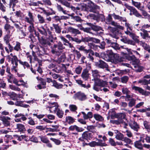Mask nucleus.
Here are the masks:
<instances>
[{
    "mask_svg": "<svg viewBox=\"0 0 150 150\" xmlns=\"http://www.w3.org/2000/svg\"><path fill=\"white\" fill-rule=\"evenodd\" d=\"M52 106L49 107V108L50 109V112H52V111H54V112H55L57 111L58 109H59L58 108V105H54L55 104H52Z\"/></svg>",
    "mask_w": 150,
    "mask_h": 150,
    "instance_id": "38",
    "label": "nucleus"
},
{
    "mask_svg": "<svg viewBox=\"0 0 150 150\" xmlns=\"http://www.w3.org/2000/svg\"><path fill=\"white\" fill-rule=\"evenodd\" d=\"M18 59L17 56H14L13 59H11V64H12V66H14V67H18Z\"/></svg>",
    "mask_w": 150,
    "mask_h": 150,
    "instance_id": "29",
    "label": "nucleus"
},
{
    "mask_svg": "<svg viewBox=\"0 0 150 150\" xmlns=\"http://www.w3.org/2000/svg\"><path fill=\"white\" fill-rule=\"evenodd\" d=\"M66 122L69 124H71L75 122V119L70 116H67L66 118Z\"/></svg>",
    "mask_w": 150,
    "mask_h": 150,
    "instance_id": "26",
    "label": "nucleus"
},
{
    "mask_svg": "<svg viewBox=\"0 0 150 150\" xmlns=\"http://www.w3.org/2000/svg\"><path fill=\"white\" fill-rule=\"evenodd\" d=\"M72 18L76 22H79L81 23L83 21L81 17L78 16H74L72 17Z\"/></svg>",
    "mask_w": 150,
    "mask_h": 150,
    "instance_id": "52",
    "label": "nucleus"
},
{
    "mask_svg": "<svg viewBox=\"0 0 150 150\" xmlns=\"http://www.w3.org/2000/svg\"><path fill=\"white\" fill-rule=\"evenodd\" d=\"M81 113L83 115V117L85 120L92 118L93 116V114L91 112H88L87 114H86L84 112H82Z\"/></svg>",
    "mask_w": 150,
    "mask_h": 150,
    "instance_id": "23",
    "label": "nucleus"
},
{
    "mask_svg": "<svg viewBox=\"0 0 150 150\" xmlns=\"http://www.w3.org/2000/svg\"><path fill=\"white\" fill-rule=\"evenodd\" d=\"M88 6L90 8L89 11L97 14H98L100 8L99 6H98L93 3L89 1H88Z\"/></svg>",
    "mask_w": 150,
    "mask_h": 150,
    "instance_id": "4",
    "label": "nucleus"
},
{
    "mask_svg": "<svg viewBox=\"0 0 150 150\" xmlns=\"http://www.w3.org/2000/svg\"><path fill=\"white\" fill-rule=\"evenodd\" d=\"M143 11L141 12L142 13V16H143L144 17L143 18H145L149 19L150 18V15L147 12L144 10Z\"/></svg>",
    "mask_w": 150,
    "mask_h": 150,
    "instance_id": "49",
    "label": "nucleus"
},
{
    "mask_svg": "<svg viewBox=\"0 0 150 150\" xmlns=\"http://www.w3.org/2000/svg\"><path fill=\"white\" fill-rule=\"evenodd\" d=\"M138 83H141L143 85H147L148 84L150 83V79L149 80L146 79L139 80L138 81Z\"/></svg>",
    "mask_w": 150,
    "mask_h": 150,
    "instance_id": "43",
    "label": "nucleus"
},
{
    "mask_svg": "<svg viewBox=\"0 0 150 150\" xmlns=\"http://www.w3.org/2000/svg\"><path fill=\"white\" fill-rule=\"evenodd\" d=\"M13 26H11L8 23L6 24L4 26V29L5 30V31L8 33H10V30L13 29Z\"/></svg>",
    "mask_w": 150,
    "mask_h": 150,
    "instance_id": "24",
    "label": "nucleus"
},
{
    "mask_svg": "<svg viewBox=\"0 0 150 150\" xmlns=\"http://www.w3.org/2000/svg\"><path fill=\"white\" fill-rule=\"evenodd\" d=\"M129 125L132 129L136 131H137L139 128V125L134 121H130L129 123Z\"/></svg>",
    "mask_w": 150,
    "mask_h": 150,
    "instance_id": "14",
    "label": "nucleus"
},
{
    "mask_svg": "<svg viewBox=\"0 0 150 150\" xmlns=\"http://www.w3.org/2000/svg\"><path fill=\"white\" fill-rule=\"evenodd\" d=\"M68 30L70 32H72V33L74 34H79L81 33L78 30L74 29L71 27H69L68 28Z\"/></svg>",
    "mask_w": 150,
    "mask_h": 150,
    "instance_id": "28",
    "label": "nucleus"
},
{
    "mask_svg": "<svg viewBox=\"0 0 150 150\" xmlns=\"http://www.w3.org/2000/svg\"><path fill=\"white\" fill-rule=\"evenodd\" d=\"M125 6L129 10H130L131 12H132V14L137 18H142V15L139 13L137 10L134 7L131 6L127 4H125Z\"/></svg>",
    "mask_w": 150,
    "mask_h": 150,
    "instance_id": "6",
    "label": "nucleus"
},
{
    "mask_svg": "<svg viewBox=\"0 0 150 150\" xmlns=\"http://www.w3.org/2000/svg\"><path fill=\"white\" fill-rule=\"evenodd\" d=\"M30 141L31 142L38 143V140L37 138L34 136H32L30 139Z\"/></svg>",
    "mask_w": 150,
    "mask_h": 150,
    "instance_id": "64",
    "label": "nucleus"
},
{
    "mask_svg": "<svg viewBox=\"0 0 150 150\" xmlns=\"http://www.w3.org/2000/svg\"><path fill=\"white\" fill-rule=\"evenodd\" d=\"M19 82V81H18L17 79L15 78H14L13 79V83L15 84L17 86H19L21 85L24 86V84L21 83V84H18V83Z\"/></svg>",
    "mask_w": 150,
    "mask_h": 150,
    "instance_id": "61",
    "label": "nucleus"
},
{
    "mask_svg": "<svg viewBox=\"0 0 150 150\" xmlns=\"http://www.w3.org/2000/svg\"><path fill=\"white\" fill-rule=\"evenodd\" d=\"M122 92L124 94H129L130 91L127 88L123 87L122 88Z\"/></svg>",
    "mask_w": 150,
    "mask_h": 150,
    "instance_id": "60",
    "label": "nucleus"
},
{
    "mask_svg": "<svg viewBox=\"0 0 150 150\" xmlns=\"http://www.w3.org/2000/svg\"><path fill=\"white\" fill-rule=\"evenodd\" d=\"M93 117L97 121H102L104 120L103 117L98 114H94L93 115Z\"/></svg>",
    "mask_w": 150,
    "mask_h": 150,
    "instance_id": "36",
    "label": "nucleus"
},
{
    "mask_svg": "<svg viewBox=\"0 0 150 150\" xmlns=\"http://www.w3.org/2000/svg\"><path fill=\"white\" fill-rule=\"evenodd\" d=\"M85 24H87L90 27L91 30H93L94 31H98L101 30L102 29L101 27L94 25L91 23L87 22L86 23H85Z\"/></svg>",
    "mask_w": 150,
    "mask_h": 150,
    "instance_id": "13",
    "label": "nucleus"
},
{
    "mask_svg": "<svg viewBox=\"0 0 150 150\" xmlns=\"http://www.w3.org/2000/svg\"><path fill=\"white\" fill-rule=\"evenodd\" d=\"M142 46L145 50L148 51L149 53H150V46L149 45L145 42H143Z\"/></svg>",
    "mask_w": 150,
    "mask_h": 150,
    "instance_id": "39",
    "label": "nucleus"
},
{
    "mask_svg": "<svg viewBox=\"0 0 150 150\" xmlns=\"http://www.w3.org/2000/svg\"><path fill=\"white\" fill-rule=\"evenodd\" d=\"M60 38L61 39V40L63 41L64 42V45H67L66 43H68L70 47H72L71 44V43H70L64 37H63L62 36H59Z\"/></svg>",
    "mask_w": 150,
    "mask_h": 150,
    "instance_id": "40",
    "label": "nucleus"
},
{
    "mask_svg": "<svg viewBox=\"0 0 150 150\" xmlns=\"http://www.w3.org/2000/svg\"><path fill=\"white\" fill-rule=\"evenodd\" d=\"M57 44H54L51 47V52L52 54L59 55L60 54V51H62L65 48L62 42L60 41L58 42L57 41Z\"/></svg>",
    "mask_w": 150,
    "mask_h": 150,
    "instance_id": "2",
    "label": "nucleus"
},
{
    "mask_svg": "<svg viewBox=\"0 0 150 150\" xmlns=\"http://www.w3.org/2000/svg\"><path fill=\"white\" fill-rule=\"evenodd\" d=\"M110 122L111 123L116 125H120L122 122L121 121V120H119L117 119V120H110Z\"/></svg>",
    "mask_w": 150,
    "mask_h": 150,
    "instance_id": "53",
    "label": "nucleus"
},
{
    "mask_svg": "<svg viewBox=\"0 0 150 150\" xmlns=\"http://www.w3.org/2000/svg\"><path fill=\"white\" fill-rule=\"evenodd\" d=\"M132 89L133 90H134L136 92L138 91L139 93L141 94L143 93V92L144 91V90L142 88L135 86H134L132 87Z\"/></svg>",
    "mask_w": 150,
    "mask_h": 150,
    "instance_id": "33",
    "label": "nucleus"
},
{
    "mask_svg": "<svg viewBox=\"0 0 150 150\" xmlns=\"http://www.w3.org/2000/svg\"><path fill=\"white\" fill-rule=\"evenodd\" d=\"M108 28L110 29V32L112 33V37L116 38H118L117 35L120 33L119 30L117 29V28H112L110 26L108 27Z\"/></svg>",
    "mask_w": 150,
    "mask_h": 150,
    "instance_id": "10",
    "label": "nucleus"
},
{
    "mask_svg": "<svg viewBox=\"0 0 150 150\" xmlns=\"http://www.w3.org/2000/svg\"><path fill=\"white\" fill-rule=\"evenodd\" d=\"M7 76L8 77L7 81L8 82L12 83V81L13 79L14 78L13 77V75L12 74H9L8 75H7Z\"/></svg>",
    "mask_w": 150,
    "mask_h": 150,
    "instance_id": "48",
    "label": "nucleus"
},
{
    "mask_svg": "<svg viewBox=\"0 0 150 150\" xmlns=\"http://www.w3.org/2000/svg\"><path fill=\"white\" fill-rule=\"evenodd\" d=\"M39 42L42 45H47L49 46H50L51 43L47 40L44 39L42 38L41 39H39Z\"/></svg>",
    "mask_w": 150,
    "mask_h": 150,
    "instance_id": "21",
    "label": "nucleus"
},
{
    "mask_svg": "<svg viewBox=\"0 0 150 150\" xmlns=\"http://www.w3.org/2000/svg\"><path fill=\"white\" fill-rule=\"evenodd\" d=\"M61 69L62 68H61V64L58 65L57 64L55 68L52 69V71L57 73H58L59 71H61Z\"/></svg>",
    "mask_w": 150,
    "mask_h": 150,
    "instance_id": "50",
    "label": "nucleus"
},
{
    "mask_svg": "<svg viewBox=\"0 0 150 150\" xmlns=\"http://www.w3.org/2000/svg\"><path fill=\"white\" fill-rule=\"evenodd\" d=\"M82 69V67L79 66L76 68L75 71L76 74H79L81 73Z\"/></svg>",
    "mask_w": 150,
    "mask_h": 150,
    "instance_id": "55",
    "label": "nucleus"
},
{
    "mask_svg": "<svg viewBox=\"0 0 150 150\" xmlns=\"http://www.w3.org/2000/svg\"><path fill=\"white\" fill-rule=\"evenodd\" d=\"M6 85V83L4 82V81L3 79H0V87L5 88Z\"/></svg>",
    "mask_w": 150,
    "mask_h": 150,
    "instance_id": "63",
    "label": "nucleus"
},
{
    "mask_svg": "<svg viewBox=\"0 0 150 150\" xmlns=\"http://www.w3.org/2000/svg\"><path fill=\"white\" fill-rule=\"evenodd\" d=\"M144 139L147 143H150V136L146 135ZM141 139L136 141L134 143V145L135 147L140 150H142L144 147L146 149L150 150V144H143L141 142Z\"/></svg>",
    "mask_w": 150,
    "mask_h": 150,
    "instance_id": "1",
    "label": "nucleus"
},
{
    "mask_svg": "<svg viewBox=\"0 0 150 150\" xmlns=\"http://www.w3.org/2000/svg\"><path fill=\"white\" fill-rule=\"evenodd\" d=\"M18 0H10L9 6L10 7L12 5V8H14L16 6V4L18 3Z\"/></svg>",
    "mask_w": 150,
    "mask_h": 150,
    "instance_id": "41",
    "label": "nucleus"
},
{
    "mask_svg": "<svg viewBox=\"0 0 150 150\" xmlns=\"http://www.w3.org/2000/svg\"><path fill=\"white\" fill-rule=\"evenodd\" d=\"M109 115L112 117H115L117 118L119 120H121V122L123 121V119H124L125 115L124 113H116L113 109L110 110L108 112Z\"/></svg>",
    "mask_w": 150,
    "mask_h": 150,
    "instance_id": "5",
    "label": "nucleus"
},
{
    "mask_svg": "<svg viewBox=\"0 0 150 150\" xmlns=\"http://www.w3.org/2000/svg\"><path fill=\"white\" fill-rule=\"evenodd\" d=\"M121 53L124 54V56L126 59L129 61H132L135 64H137V63L138 60L134 55H132V56H130L128 54H127L126 53H125L123 52H122Z\"/></svg>",
    "mask_w": 150,
    "mask_h": 150,
    "instance_id": "9",
    "label": "nucleus"
},
{
    "mask_svg": "<svg viewBox=\"0 0 150 150\" xmlns=\"http://www.w3.org/2000/svg\"><path fill=\"white\" fill-rule=\"evenodd\" d=\"M40 8L43 11L44 14L45 15L46 17L45 20L49 22L51 21L52 18L50 16L52 15L50 13V11H47L44 8Z\"/></svg>",
    "mask_w": 150,
    "mask_h": 150,
    "instance_id": "16",
    "label": "nucleus"
},
{
    "mask_svg": "<svg viewBox=\"0 0 150 150\" xmlns=\"http://www.w3.org/2000/svg\"><path fill=\"white\" fill-rule=\"evenodd\" d=\"M9 96L11 100H16V102L15 103H22L21 101H18L17 99L18 98L17 95V94L15 93L14 92H10V94H9Z\"/></svg>",
    "mask_w": 150,
    "mask_h": 150,
    "instance_id": "19",
    "label": "nucleus"
},
{
    "mask_svg": "<svg viewBox=\"0 0 150 150\" xmlns=\"http://www.w3.org/2000/svg\"><path fill=\"white\" fill-rule=\"evenodd\" d=\"M38 30L39 33L42 35L47 36V33L46 29L43 26H42L40 28H38Z\"/></svg>",
    "mask_w": 150,
    "mask_h": 150,
    "instance_id": "25",
    "label": "nucleus"
},
{
    "mask_svg": "<svg viewBox=\"0 0 150 150\" xmlns=\"http://www.w3.org/2000/svg\"><path fill=\"white\" fill-rule=\"evenodd\" d=\"M128 79V77L126 76H123L121 77V79L122 82L123 83H126L127 82Z\"/></svg>",
    "mask_w": 150,
    "mask_h": 150,
    "instance_id": "59",
    "label": "nucleus"
},
{
    "mask_svg": "<svg viewBox=\"0 0 150 150\" xmlns=\"http://www.w3.org/2000/svg\"><path fill=\"white\" fill-rule=\"evenodd\" d=\"M143 32L144 33L142 38L144 39H146V38H150V36H149V34L147 32V31L144 29H143Z\"/></svg>",
    "mask_w": 150,
    "mask_h": 150,
    "instance_id": "51",
    "label": "nucleus"
},
{
    "mask_svg": "<svg viewBox=\"0 0 150 150\" xmlns=\"http://www.w3.org/2000/svg\"><path fill=\"white\" fill-rule=\"evenodd\" d=\"M76 99H77L81 101L86 100L87 97L85 93L81 91H79L75 94L74 96Z\"/></svg>",
    "mask_w": 150,
    "mask_h": 150,
    "instance_id": "8",
    "label": "nucleus"
},
{
    "mask_svg": "<svg viewBox=\"0 0 150 150\" xmlns=\"http://www.w3.org/2000/svg\"><path fill=\"white\" fill-rule=\"evenodd\" d=\"M79 50L81 51H83L84 53L87 54L88 53H91L92 55L94 54V52L90 49H86V47L83 45H81L79 46V48H78Z\"/></svg>",
    "mask_w": 150,
    "mask_h": 150,
    "instance_id": "18",
    "label": "nucleus"
},
{
    "mask_svg": "<svg viewBox=\"0 0 150 150\" xmlns=\"http://www.w3.org/2000/svg\"><path fill=\"white\" fill-rule=\"evenodd\" d=\"M90 75L88 70L86 68L83 70L81 77L84 80L87 81L89 79Z\"/></svg>",
    "mask_w": 150,
    "mask_h": 150,
    "instance_id": "11",
    "label": "nucleus"
},
{
    "mask_svg": "<svg viewBox=\"0 0 150 150\" xmlns=\"http://www.w3.org/2000/svg\"><path fill=\"white\" fill-rule=\"evenodd\" d=\"M115 138L119 140L122 141L124 138V135L123 134L117 130H115Z\"/></svg>",
    "mask_w": 150,
    "mask_h": 150,
    "instance_id": "20",
    "label": "nucleus"
},
{
    "mask_svg": "<svg viewBox=\"0 0 150 150\" xmlns=\"http://www.w3.org/2000/svg\"><path fill=\"white\" fill-rule=\"evenodd\" d=\"M3 4L1 3V0H0V10L3 12H4L6 11V7Z\"/></svg>",
    "mask_w": 150,
    "mask_h": 150,
    "instance_id": "57",
    "label": "nucleus"
},
{
    "mask_svg": "<svg viewBox=\"0 0 150 150\" xmlns=\"http://www.w3.org/2000/svg\"><path fill=\"white\" fill-rule=\"evenodd\" d=\"M41 141L44 143H47L49 142L47 138L45 136H40L39 137Z\"/></svg>",
    "mask_w": 150,
    "mask_h": 150,
    "instance_id": "45",
    "label": "nucleus"
},
{
    "mask_svg": "<svg viewBox=\"0 0 150 150\" xmlns=\"http://www.w3.org/2000/svg\"><path fill=\"white\" fill-rule=\"evenodd\" d=\"M82 138L86 140H90L93 137L92 134L88 131H85L82 134Z\"/></svg>",
    "mask_w": 150,
    "mask_h": 150,
    "instance_id": "15",
    "label": "nucleus"
},
{
    "mask_svg": "<svg viewBox=\"0 0 150 150\" xmlns=\"http://www.w3.org/2000/svg\"><path fill=\"white\" fill-rule=\"evenodd\" d=\"M86 5L84 4H81L80 5H79L78 6H77L76 7H74V10L76 11H79L80 10H83V8H85V9L86 8Z\"/></svg>",
    "mask_w": 150,
    "mask_h": 150,
    "instance_id": "27",
    "label": "nucleus"
},
{
    "mask_svg": "<svg viewBox=\"0 0 150 150\" xmlns=\"http://www.w3.org/2000/svg\"><path fill=\"white\" fill-rule=\"evenodd\" d=\"M79 25L80 26V29L81 30H83L84 32L87 33H92V32H91V30L90 27L89 28H84L81 25Z\"/></svg>",
    "mask_w": 150,
    "mask_h": 150,
    "instance_id": "31",
    "label": "nucleus"
},
{
    "mask_svg": "<svg viewBox=\"0 0 150 150\" xmlns=\"http://www.w3.org/2000/svg\"><path fill=\"white\" fill-rule=\"evenodd\" d=\"M111 46L116 50H119L120 49L119 45L116 42H113L112 43Z\"/></svg>",
    "mask_w": 150,
    "mask_h": 150,
    "instance_id": "47",
    "label": "nucleus"
},
{
    "mask_svg": "<svg viewBox=\"0 0 150 150\" xmlns=\"http://www.w3.org/2000/svg\"><path fill=\"white\" fill-rule=\"evenodd\" d=\"M69 130L70 131H74L76 130L78 132H82L83 131L84 129L82 128L78 127L76 125H73L71 126L69 128Z\"/></svg>",
    "mask_w": 150,
    "mask_h": 150,
    "instance_id": "17",
    "label": "nucleus"
},
{
    "mask_svg": "<svg viewBox=\"0 0 150 150\" xmlns=\"http://www.w3.org/2000/svg\"><path fill=\"white\" fill-rule=\"evenodd\" d=\"M37 17L38 19L39 23L41 24L45 23V20L44 17L40 14L37 15Z\"/></svg>",
    "mask_w": 150,
    "mask_h": 150,
    "instance_id": "44",
    "label": "nucleus"
},
{
    "mask_svg": "<svg viewBox=\"0 0 150 150\" xmlns=\"http://www.w3.org/2000/svg\"><path fill=\"white\" fill-rule=\"evenodd\" d=\"M89 16L94 20H98V14L97 15H96L94 14H90Z\"/></svg>",
    "mask_w": 150,
    "mask_h": 150,
    "instance_id": "62",
    "label": "nucleus"
},
{
    "mask_svg": "<svg viewBox=\"0 0 150 150\" xmlns=\"http://www.w3.org/2000/svg\"><path fill=\"white\" fill-rule=\"evenodd\" d=\"M144 124L145 128L147 129L148 132L150 131V125L148 124V122L145 121L144 122Z\"/></svg>",
    "mask_w": 150,
    "mask_h": 150,
    "instance_id": "56",
    "label": "nucleus"
},
{
    "mask_svg": "<svg viewBox=\"0 0 150 150\" xmlns=\"http://www.w3.org/2000/svg\"><path fill=\"white\" fill-rule=\"evenodd\" d=\"M58 63V61L53 59L51 61V63L49 65L48 67L49 68H54Z\"/></svg>",
    "mask_w": 150,
    "mask_h": 150,
    "instance_id": "34",
    "label": "nucleus"
},
{
    "mask_svg": "<svg viewBox=\"0 0 150 150\" xmlns=\"http://www.w3.org/2000/svg\"><path fill=\"white\" fill-rule=\"evenodd\" d=\"M95 65L98 68L102 69L108 68V65L107 64L102 60H99L95 63Z\"/></svg>",
    "mask_w": 150,
    "mask_h": 150,
    "instance_id": "12",
    "label": "nucleus"
},
{
    "mask_svg": "<svg viewBox=\"0 0 150 150\" xmlns=\"http://www.w3.org/2000/svg\"><path fill=\"white\" fill-rule=\"evenodd\" d=\"M86 129L87 130L92 132L93 134H98L95 126L93 125L88 126L87 127Z\"/></svg>",
    "mask_w": 150,
    "mask_h": 150,
    "instance_id": "22",
    "label": "nucleus"
},
{
    "mask_svg": "<svg viewBox=\"0 0 150 150\" xmlns=\"http://www.w3.org/2000/svg\"><path fill=\"white\" fill-rule=\"evenodd\" d=\"M64 114L63 112L59 109H58L57 112V115L58 117L60 118H62Z\"/></svg>",
    "mask_w": 150,
    "mask_h": 150,
    "instance_id": "54",
    "label": "nucleus"
},
{
    "mask_svg": "<svg viewBox=\"0 0 150 150\" xmlns=\"http://www.w3.org/2000/svg\"><path fill=\"white\" fill-rule=\"evenodd\" d=\"M76 82L79 85H80L81 87L83 88H86V86L85 84H83L82 83L83 82L81 80H76Z\"/></svg>",
    "mask_w": 150,
    "mask_h": 150,
    "instance_id": "58",
    "label": "nucleus"
},
{
    "mask_svg": "<svg viewBox=\"0 0 150 150\" xmlns=\"http://www.w3.org/2000/svg\"><path fill=\"white\" fill-rule=\"evenodd\" d=\"M21 44L19 42L16 41L15 46L14 47V49L17 51H18L20 50H21Z\"/></svg>",
    "mask_w": 150,
    "mask_h": 150,
    "instance_id": "42",
    "label": "nucleus"
},
{
    "mask_svg": "<svg viewBox=\"0 0 150 150\" xmlns=\"http://www.w3.org/2000/svg\"><path fill=\"white\" fill-rule=\"evenodd\" d=\"M53 26L54 27L55 32L58 33H59L61 32V28L59 26L58 24H53Z\"/></svg>",
    "mask_w": 150,
    "mask_h": 150,
    "instance_id": "37",
    "label": "nucleus"
},
{
    "mask_svg": "<svg viewBox=\"0 0 150 150\" xmlns=\"http://www.w3.org/2000/svg\"><path fill=\"white\" fill-rule=\"evenodd\" d=\"M115 54L111 50H108L100 54V57L106 61L113 59L115 58Z\"/></svg>",
    "mask_w": 150,
    "mask_h": 150,
    "instance_id": "3",
    "label": "nucleus"
},
{
    "mask_svg": "<svg viewBox=\"0 0 150 150\" xmlns=\"http://www.w3.org/2000/svg\"><path fill=\"white\" fill-rule=\"evenodd\" d=\"M17 128L20 132H22L26 130L25 126L21 124H17Z\"/></svg>",
    "mask_w": 150,
    "mask_h": 150,
    "instance_id": "35",
    "label": "nucleus"
},
{
    "mask_svg": "<svg viewBox=\"0 0 150 150\" xmlns=\"http://www.w3.org/2000/svg\"><path fill=\"white\" fill-rule=\"evenodd\" d=\"M53 84L52 86L57 89H60L62 88L63 86L62 84L58 83L56 81L54 80H53Z\"/></svg>",
    "mask_w": 150,
    "mask_h": 150,
    "instance_id": "30",
    "label": "nucleus"
},
{
    "mask_svg": "<svg viewBox=\"0 0 150 150\" xmlns=\"http://www.w3.org/2000/svg\"><path fill=\"white\" fill-rule=\"evenodd\" d=\"M10 34V33H7V34L4 36V41L5 42L6 45L9 43V40L10 39L11 36Z\"/></svg>",
    "mask_w": 150,
    "mask_h": 150,
    "instance_id": "32",
    "label": "nucleus"
},
{
    "mask_svg": "<svg viewBox=\"0 0 150 150\" xmlns=\"http://www.w3.org/2000/svg\"><path fill=\"white\" fill-rule=\"evenodd\" d=\"M91 37H88L83 38L82 36H81V42H83L85 43L88 42H91Z\"/></svg>",
    "mask_w": 150,
    "mask_h": 150,
    "instance_id": "46",
    "label": "nucleus"
},
{
    "mask_svg": "<svg viewBox=\"0 0 150 150\" xmlns=\"http://www.w3.org/2000/svg\"><path fill=\"white\" fill-rule=\"evenodd\" d=\"M97 140L98 142L92 141L88 144L85 143V144L88 145L91 147H95L96 146H105L107 145L105 143L102 142V140L97 139Z\"/></svg>",
    "mask_w": 150,
    "mask_h": 150,
    "instance_id": "7",
    "label": "nucleus"
}]
</instances>
